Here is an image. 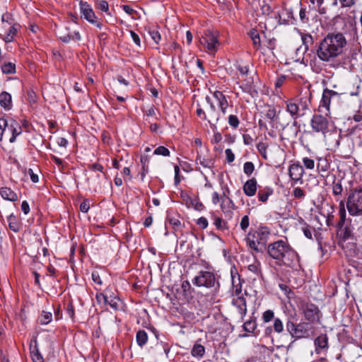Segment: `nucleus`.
<instances>
[{"label":"nucleus","instance_id":"1","mask_svg":"<svg viewBox=\"0 0 362 362\" xmlns=\"http://www.w3.org/2000/svg\"><path fill=\"white\" fill-rule=\"evenodd\" d=\"M346 40L340 33L327 34L316 47V54L323 62H334L344 52Z\"/></svg>","mask_w":362,"mask_h":362},{"label":"nucleus","instance_id":"2","mask_svg":"<svg viewBox=\"0 0 362 362\" xmlns=\"http://www.w3.org/2000/svg\"><path fill=\"white\" fill-rule=\"evenodd\" d=\"M267 250L269 255L279 264L296 271L301 268L298 255L287 242L283 240L275 241L269 244Z\"/></svg>","mask_w":362,"mask_h":362},{"label":"nucleus","instance_id":"3","mask_svg":"<svg viewBox=\"0 0 362 362\" xmlns=\"http://www.w3.org/2000/svg\"><path fill=\"white\" fill-rule=\"evenodd\" d=\"M270 235V230L267 227H261L253 233H249L247 242L249 247L257 252H263L266 249L267 243Z\"/></svg>","mask_w":362,"mask_h":362},{"label":"nucleus","instance_id":"4","mask_svg":"<svg viewBox=\"0 0 362 362\" xmlns=\"http://www.w3.org/2000/svg\"><path fill=\"white\" fill-rule=\"evenodd\" d=\"M286 328L291 337L294 339L289 344V346H291L296 339L310 337L315 330L313 325L310 322H300L296 324L290 320L286 322Z\"/></svg>","mask_w":362,"mask_h":362},{"label":"nucleus","instance_id":"5","mask_svg":"<svg viewBox=\"0 0 362 362\" xmlns=\"http://www.w3.org/2000/svg\"><path fill=\"white\" fill-rule=\"evenodd\" d=\"M346 206L351 216L362 215V187H357L349 190L346 200Z\"/></svg>","mask_w":362,"mask_h":362},{"label":"nucleus","instance_id":"6","mask_svg":"<svg viewBox=\"0 0 362 362\" xmlns=\"http://www.w3.org/2000/svg\"><path fill=\"white\" fill-rule=\"evenodd\" d=\"M192 284L198 287L217 288L219 287L218 279L212 272L201 271L192 279Z\"/></svg>","mask_w":362,"mask_h":362},{"label":"nucleus","instance_id":"7","mask_svg":"<svg viewBox=\"0 0 362 362\" xmlns=\"http://www.w3.org/2000/svg\"><path fill=\"white\" fill-rule=\"evenodd\" d=\"M344 203V200H341L339 202V213L340 216V219L338 222V235L340 237L341 240L344 242L348 240H355L352 229L346 225L344 226L346 221V211Z\"/></svg>","mask_w":362,"mask_h":362},{"label":"nucleus","instance_id":"8","mask_svg":"<svg viewBox=\"0 0 362 362\" xmlns=\"http://www.w3.org/2000/svg\"><path fill=\"white\" fill-rule=\"evenodd\" d=\"M199 43L210 54H215L220 45L217 33L210 30L204 32V35L199 38Z\"/></svg>","mask_w":362,"mask_h":362},{"label":"nucleus","instance_id":"9","mask_svg":"<svg viewBox=\"0 0 362 362\" xmlns=\"http://www.w3.org/2000/svg\"><path fill=\"white\" fill-rule=\"evenodd\" d=\"M308 109V103L306 100L304 101L290 100L286 102V111L294 119L304 116Z\"/></svg>","mask_w":362,"mask_h":362},{"label":"nucleus","instance_id":"10","mask_svg":"<svg viewBox=\"0 0 362 362\" xmlns=\"http://www.w3.org/2000/svg\"><path fill=\"white\" fill-rule=\"evenodd\" d=\"M300 308L307 322L313 325L320 322L321 313L316 305L303 300L300 302Z\"/></svg>","mask_w":362,"mask_h":362},{"label":"nucleus","instance_id":"11","mask_svg":"<svg viewBox=\"0 0 362 362\" xmlns=\"http://www.w3.org/2000/svg\"><path fill=\"white\" fill-rule=\"evenodd\" d=\"M326 115L315 114L310 120V125L315 132L325 134L329 131L330 122Z\"/></svg>","mask_w":362,"mask_h":362},{"label":"nucleus","instance_id":"12","mask_svg":"<svg viewBox=\"0 0 362 362\" xmlns=\"http://www.w3.org/2000/svg\"><path fill=\"white\" fill-rule=\"evenodd\" d=\"M334 96H338V93L334 90H329L327 88L324 90L320 104L318 107V111L320 112L323 113L327 116H329L331 99Z\"/></svg>","mask_w":362,"mask_h":362},{"label":"nucleus","instance_id":"13","mask_svg":"<svg viewBox=\"0 0 362 362\" xmlns=\"http://www.w3.org/2000/svg\"><path fill=\"white\" fill-rule=\"evenodd\" d=\"M206 100L210 106V109L208 110L207 115L208 122L209 123L212 130L215 131L216 129V124L218 122L220 119V113L209 96L206 97Z\"/></svg>","mask_w":362,"mask_h":362},{"label":"nucleus","instance_id":"14","mask_svg":"<svg viewBox=\"0 0 362 362\" xmlns=\"http://www.w3.org/2000/svg\"><path fill=\"white\" fill-rule=\"evenodd\" d=\"M315 346V352L320 354L322 352L327 351L329 348L328 337L326 334H321L314 340Z\"/></svg>","mask_w":362,"mask_h":362},{"label":"nucleus","instance_id":"15","mask_svg":"<svg viewBox=\"0 0 362 362\" xmlns=\"http://www.w3.org/2000/svg\"><path fill=\"white\" fill-rule=\"evenodd\" d=\"M80 8L84 18L90 23H96L95 15L91 6L86 1H80Z\"/></svg>","mask_w":362,"mask_h":362},{"label":"nucleus","instance_id":"16","mask_svg":"<svg viewBox=\"0 0 362 362\" xmlns=\"http://www.w3.org/2000/svg\"><path fill=\"white\" fill-rule=\"evenodd\" d=\"M8 133L12 134L9 139L11 143H13L16 141V136L20 135L22 132L21 127L20 124L14 119L11 118L8 120Z\"/></svg>","mask_w":362,"mask_h":362},{"label":"nucleus","instance_id":"17","mask_svg":"<svg viewBox=\"0 0 362 362\" xmlns=\"http://www.w3.org/2000/svg\"><path fill=\"white\" fill-rule=\"evenodd\" d=\"M211 92L212 93L214 98L216 100L218 106L221 110V112L223 115H226L227 112V108L228 107V102L226 95L221 91L219 90H214V92L211 90Z\"/></svg>","mask_w":362,"mask_h":362},{"label":"nucleus","instance_id":"18","mask_svg":"<svg viewBox=\"0 0 362 362\" xmlns=\"http://www.w3.org/2000/svg\"><path fill=\"white\" fill-rule=\"evenodd\" d=\"M288 171L290 177L295 182L302 180V177L304 174V170L303 166L299 163H293L291 165Z\"/></svg>","mask_w":362,"mask_h":362},{"label":"nucleus","instance_id":"19","mask_svg":"<svg viewBox=\"0 0 362 362\" xmlns=\"http://www.w3.org/2000/svg\"><path fill=\"white\" fill-rule=\"evenodd\" d=\"M30 349V356L33 362H44L43 357L40 354L37 347V341L36 338L31 340Z\"/></svg>","mask_w":362,"mask_h":362},{"label":"nucleus","instance_id":"20","mask_svg":"<svg viewBox=\"0 0 362 362\" xmlns=\"http://www.w3.org/2000/svg\"><path fill=\"white\" fill-rule=\"evenodd\" d=\"M244 193L248 197H252L257 192V180L252 177L246 181L243 187Z\"/></svg>","mask_w":362,"mask_h":362},{"label":"nucleus","instance_id":"21","mask_svg":"<svg viewBox=\"0 0 362 362\" xmlns=\"http://www.w3.org/2000/svg\"><path fill=\"white\" fill-rule=\"evenodd\" d=\"M233 304L237 308L240 319L243 320L247 313L246 300L243 297H238L233 300Z\"/></svg>","mask_w":362,"mask_h":362},{"label":"nucleus","instance_id":"22","mask_svg":"<svg viewBox=\"0 0 362 362\" xmlns=\"http://www.w3.org/2000/svg\"><path fill=\"white\" fill-rule=\"evenodd\" d=\"M0 105L5 110H10L12 108V98L10 93L6 91L0 93Z\"/></svg>","mask_w":362,"mask_h":362},{"label":"nucleus","instance_id":"23","mask_svg":"<svg viewBox=\"0 0 362 362\" xmlns=\"http://www.w3.org/2000/svg\"><path fill=\"white\" fill-rule=\"evenodd\" d=\"M0 194L1 197L6 200L16 202L18 200V195L9 187H1L0 189Z\"/></svg>","mask_w":362,"mask_h":362},{"label":"nucleus","instance_id":"24","mask_svg":"<svg viewBox=\"0 0 362 362\" xmlns=\"http://www.w3.org/2000/svg\"><path fill=\"white\" fill-rule=\"evenodd\" d=\"M235 274L238 275V279H235V276L233 274V271H231V278H232V284L233 287V294L238 297H243L241 295L242 293V286L240 284V279L238 274L236 272Z\"/></svg>","mask_w":362,"mask_h":362},{"label":"nucleus","instance_id":"25","mask_svg":"<svg viewBox=\"0 0 362 362\" xmlns=\"http://www.w3.org/2000/svg\"><path fill=\"white\" fill-rule=\"evenodd\" d=\"M202 339L196 341L191 351V354L194 357H202L205 353V348L201 344Z\"/></svg>","mask_w":362,"mask_h":362},{"label":"nucleus","instance_id":"26","mask_svg":"<svg viewBox=\"0 0 362 362\" xmlns=\"http://www.w3.org/2000/svg\"><path fill=\"white\" fill-rule=\"evenodd\" d=\"M7 221L8 222V227L12 231L18 233L20 230L21 223L16 216L13 214H10L7 217Z\"/></svg>","mask_w":362,"mask_h":362},{"label":"nucleus","instance_id":"27","mask_svg":"<svg viewBox=\"0 0 362 362\" xmlns=\"http://www.w3.org/2000/svg\"><path fill=\"white\" fill-rule=\"evenodd\" d=\"M197 165H200L204 168H211L214 166V160L209 158H206L198 153L196 158Z\"/></svg>","mask_w":362,"mask_h":362},{"label":"nucleus","instance_id":"28","mask_svg":"<svg viewBox=\"0 0 362 362\" xmlns=\"http://www.w3.org/2000/svg\"><path fill=\"white\" fill-rule=\"evenodd\" d=\"M19 27L20 25L17 23H13L11 25L4 38L6 42H11L13 40V37L16 35Z\"/></svg>","mask_w":362,"mask_h":362},{"label":"nucleus","instance_id":"29","mask_svg":"<svg viewBox=\"0 0 362 362\" xmlns=\"http://www.w3.org/2000/svg\"><path fill=\"white\" fill-rule=\"evenodd\" d=\"M136 341L140 347H143L148 341V334L146 331L140 329L136 332Z\"/></svg>","mask_w":362,"mask_h":362},{"label":"nucleus","instance_id":"30","mask_svg":"<svg viewBox=\"0 0 362 362\" xmlns=\"http://www.w3.org/2000/svg\"><path fill=\"white\" fill-rule=\"evenodd\" d=\"M166 221L173 226L175 230H179L181 228V222L177 218L176 214H173L168 211Z\"/></svg>","mask_w":362,"mask_h":362},{"label":"nucleus","instance_id":"31","mask_svg":"<svg viewBox=\"0 0 362 362\" xmlns=\"http://www.w3.org/2000/svg\"><path fill=\"white\" fill-rule=\"evenodd\" d=\"M301 40L303 42V45L305 47V52L309 50V47L314 43V40L313 36L309 34H301Z\"/></svg>","mask_w":362,"mask_h":362},{"label":"nucleus","instance_id":"32","mask_svg":"<svg viewBox=\"0 0 362 362\" xmlns=\"http://www.w3.org/2000/svg\"><path fill=\"white\" fill-rule=\"evenodd\" d=\"M250 36L253 42V45L255 49H258L261 46L260 37L258 31L255 29H252L250 32Z\"/></svg>","mask_w":362,"mask_h":362},{"label":"nucleus","instance_id":"33","mask_svg":"<svg viewBox=\"0 0 362 362\" xmlns=\"http://www.w3.org/2000/svg\"><path fill=\"white\" fill-rule=\"evenodd\" d=\"M52 319V314L50 312L42 311L37 320L41 325H47Z\"/></svg>","mask_w":362,"mask_h":362},{"label":"nucleus","instance_id":"34","mask_svg":"<svg viewBox=\"0 0 362 362\" xmlns=\"http://www.w3.org/2000/svg\"><path fill=\"white\" fill-rule=\"evenodd\" d=\"M1 71L5 74H12L16 73V65L13 63H5L1 66Z\"/></svg>","mask_w":362,"mask_h":362},{"label":"nucleus","instance_id":"35","mask_svg":"<svg viewBox=\"0 0 362 362\" xmlns=\"http://www.w3.org/2000/svg\"><path fill=\"white\" fill-rule=\"evenodd\" d=\"M256 328L257 323L255 320H247L243 324V329L248 333L254 332Z\"/></svg>","mask_w":362,"mask_h":362},{"label":"nucleus","instance_id":"36","mask_svg":"<svg viewBox=\"0 0 362 362\" xmlns=\"http://www.w3.org/2000/svg\"><path fill=\"white\" fill-rule=\"evenodd\" d=\"M60 39L64 42H68L71 40H81V35L79 32L74 31L72 34L68 33L67 35H65L64 36H61Z\"/></svg>","mask_w":362,"mask_h":362},{"label":"nucleus","instance_id":"37","mask_svg":"<svg viewBox=\"0 0 362 362\" xmlns=\"http://www.w3.org/2000/svg\"><path fill=\"white\" fill-rule=\"evenodd\" d=\"M186 205L188 207L192 206L197 211H202L204 208L203 204L198 199L191 198L190 199H189V204Z\"/></svg>","mask_w":362,"mask_h":362},{"label":"nucleus","instance_id":"38","mask_svg":"<svg viewBox=\"0 0 362 362\" xmlns=\"http://www.w3.org/2000/svg\"><path fill=\"white\" fill-rule=\"evenodd\" d=\"M214 224L218 230H225L228 228L227 222L223 220L221 218L218 216H214Z\"/></svg>","mask_w":362,"mask_h":362},{"label":"nucleus","instance_id":"39","mask_svg":"<svg viewBox=\"0 0 362 362\" xmlns=\"http://www.w3.org/2000/svg\"><path fill=\"white\" fill-rule=\"evenodd\" d=\"M274 332L277 334H281L284 331V324L281 319L276 317L274 320L273 322Z\"/></svg>","mask_w":362,"mask_h":362},{"label":"nucleus","instance_id":"40","mask_svg":"<svg viewBox=\"0 0 362 362\" xmlns=\"http://www.w3.org/2000/svg\"><path fill=\"white\" fill-rule=\"evenodd\" d=\"M234 207L235 204L229 197H227V199L221 198V208L223 211L226 209H234Z\"/></svg>","mask_w":362,"mask_h":362},{"label":"nucleus","instance_id":"41","mask_svg":"<svg viewBox=\"0 0 362 362\" xmlns=\"http://www.w3.org/2000/svg\"><path fill=\"white\" fill-rule=\"evenodd\" d=\"M273 193L272 189H267L265 191L259 190L258 192V198L259 200L262 202H266L269 198V197Z\"/></svg>","mask_w":362,"mask_h":362},{"label":"nucleus","instance_id":"42","mask_svg":"<svg viewBox=\"0 0 362 362\" xmlns=\"http://www.w3.org/2000/svg\"><path fill=\"white\" fill-rule=\"evenodd\" d=\"M279 286L288 299L294 298V292L286 284H280Z\"/></svg>","mask_w":362,"mask_h":362},{"label":"nucleus","instance_id":"43","mask_svg":"<svg viewBox=\"0 0 362 362\" xmlns=\"http://www.w3.org/2000/svg\"><path fill=\"white\" fill-rule=\"evenodd\" d=\"M343 191L341 181L334 182L332 185V193L334 196L341 195Z\"/></svg>","mask_w":362,"mask_h":362},{"label":"nucleus","instance_id":"44","mask_svg":"<svg viewBox=\"0 0 362 362\" xmlns=\"http://www.w3.org/2000/svg\"><path fill=\"white\" fill-rule=\"evenodd\" d=\"M255 170V165L252 162L247 161L244 163L243 171L247 176H250Z\"/></svg>","mask_w":362,"mask_h":362},{"label":"nucleus","instance_id":"45","mask_svg":"<svg viewBox=\"0 0 362 362\" xmlns=\"http://www.w3.org/2000/svg\"><path fill=\"white\" fill-rule=\"evenodd\" d=\"M119 300V299L118 297L110 296V297L107 298V304H108L114 310H118L119 309V305H118Z\"/></svg>","mask_w":362,"mask_h":362},{"label":"nucleus","instance_id":"46","mask_svg":"<svg viewBox=\"0 0 362 362\" xmlns=\"http://www.w3.org/2000/svg\"><path fill=\"white\" fill-rule=\"evenodd\" d=\"M8 120L4 118L0 119V141L2 140L3 134L8 132Z\"/></svg>","mask_w":362,"mask_h":362},{"label":"nucleus","instance_id":"47","mask_svg":"<svg viewBox=\"0 0 362 362\" xmlns=\"http://www.w3.org/2000/svg\"><path fill=\"white\" fill-rule=\"evenodd\" d=\"M170 153V151L163 146H160L157 147L153 152V154L155 155H160L163 156H169Z\"/></svg>","mask_w":362,"mask_h":362},{"label":"nucleus","instance_id":"48","mask_svg":"<svg viewBox=\"0 0 362 362\" xmlns=\"http://www.w3.org/2000/svg\"><path fill=\"white\" fill-rule=\"evenodd\" d=\"M228 124L233 129H237L240 124V120L236 115H230L228 117Z\"/></svg>","mask_w":362,"mask_h":362},{"label":"nucleus","instance_id":"49","mask_svg":"<svg viewBox=\"0 0 362 362\" xmlns=\"http://www.w3.org/2000/svg\"><path fill=\"white\" fill-rule=\"evenodd\" d=\"M274 320V313L272 310H267L262 314V320L264 322H269L272 320Z\"/></svg>","mask_w":362,"mask_h":362},{"label":"nucleus","instance_id":"50","mask_svg":"<svg viewBox=\"0 0 362 362\" xmlns=\"http://www.w3.org/2000/svg\"><path fill=\"white\" fill-rule=\"evenodd\" d=\"M257 148L259 151V153L262 155V156L264 158V159H267V144L263 143V142H259L257 145Z\"/></svg>","mask_w":362,"mask_h":362},{"label":"nucleus","instance_id":"51","mask_svg":"<svg viewBox=\"0 0 362 362\" xmlns=\"http://www.w3.org/2000/svg\"><path fill=\"white\" fill-rule=\"evenodd\" d=\"M249 225H250V218H249L248 216L245 215L241 219V221L240 223V228L243 231L245 232L246 230L248 228Z\"/></svg>","mask_w":362,"mask_h":362},{"label":"nucleus","instance_id":"52","mask_svg":"<svg viewBox=\"0 0 362 362\" xmlns=\"http://www.w3.org/2000/svg\"><path fill=\"white\" fill-rule=\"evenodd\" d=\"M266 117L269 119L272 122L274 121L276 117V109L272 107L267 110L266 115Z\"/></svg>","mask_w":362,"mask_h":362},{"label":"nucleus","instance_id":"53","mask_svg":"<svg viewBox=\"0 0 362 362\" xmlns=\"http://www.w3.org/2000/svg\"><path fill=\"white\" fill-rule=\"evenodd\" d=\"M303 163L304 166L307 169L312 170L315 167V161L313 159H310L309 158L305 157L303 158Z\"/></svg>","mask_w":362,"mask_h":362},{"label":"nucleus","instance_id":"54","mask_svg":"<svg viewBox=\"0 0 362 362\" xmlns=\"http://www.w3.org/2000/svg\"><path fill=\"white\" fill-rule=\"evenodd\" d=\"M293 195L295 198L303 199L305 196V193L300 187H296L293 191Z\"/></svg>","mask_w":362,"mask_h":362},{"label":"nucleus","instance_id":"55","mask_svg":"<svg viewBox=\"0 0 362 362\" xmlns=\"http://www.w3.org/2000/svg\"><path fill=\"white\" fill-rule=\"evenodd\" d=\"M1 21L3 23L6 22L8 25H12L14 23L13 16L9 13H4L1 16Z\"/></svg>","mask_w":362,"mask_h":362},{"label":"nucleus","instance_id":"56","mask_svg":"<svg viewBox=\"0 0 362 362\" xmlns=\"http://www.w3.org/2000/svg\"><path fill=\"white\" fill-rule=\"evenodd\" d=\"M156 346L161 348L162 350L160 352V355H162L163 353H164V354H165L167 355L169 353V351H170V347L168 345V344L163 343L162 341L158 342L157 344H156Z\"/></svg>","mask_w":362,"mask_h":362},{"label":"nucleus","instance_id":"57","mask_svg":"<svg viewBox=\"0 0 362 362\" xmlns=\"http://www.w3.org/2000/svg\"><path fill=\"white\" fill-rule=\"evenodd\" d=\"M149 34H150L151 38L153 40V41L156 44H158L161 39V36H160L159 32L157 30H153L149 32Z\"/></svg>","mask_w":362,"mask_h":362},{"label":"nucleus","instance_id":"58","mask_svg":"<svg viewBox=\"0 0 362 362\" xmlns=\"http://www.w3.org/2000/svg\"><path fill=\"white\" fill-rule=\"evenodd\" d=\"M90 209V201L89 199H84L80 204V210L83 213H87Z\"/></svg>","mask_w":362,"mask_h":362},{"label":"nucleus","instance_id":"59","mask_svg":"<svg viewBox=\"0 0 362 362\" xmlns=\"http://www.w3.org/2000/svg\"><path fill=\"white\" fill-rule=\"evenodd\" d=\"M317 7H318V12L320 14H325L327 13V8L323 6L324 0H316Z\"/></svg>","mask_w":362,"mask_h":362},{"label":"nucleus","instance_id":"60","mask_svg":"<svg viewBox=\"0 0 362 362\" xmlns=\"http://www.w3.org/2000/svg\"><path fill=\"white\" fill-rule=\"evenodd\" d=\"M107 296L102 293H99L96 294L95 298L98 303H104L105 304H107Z\"/></svg>","mask_w":362,"mask_h":362},{"label":"nucleus","instance_id":"61","mask_svg":"<svg viewBox=\"0 0 362 362\" xmlns=\"http://www.w3.org/2000/svg\"><path fill=\"white\" fill-rule=\"evenodd\" d=\"M226 159L228 163H232L235 160V155L230 148H227L225 151Z\"/></svg>","mask_w":362,"mask_h":362},{"label":"nucleus","instance_id":"62","mask_svg":"<svg viewBox=\"0 0 362 362\" xmlns=\"http://www.w3.org/2000/svg\"><path fill=\"white\" fill-rule=\"evenodd\" d=\"M98 8L104 12H107L109 10L108 3L105 0H102L98 2Z\"/></svg>","mask_w":362,"mask_h":362},{"label":"nucleus","instance_id":"63","mask_svg":"<svg viewBox=\"0 0 362 362\" xmlns=\"http://www.w3.org/2000/svg\"><path fill=\"white\" fill-rule=\"evenodd\" d=\"M66 313L72 320H74V309L73 304L71 303H69L67 305Z\"/></svg>","mask_w":362,"mask_h":362},{"label":"nucleus","instance_id":"64","mask_svg":"<svg viewBox=\"0 0 362 362\" xmlns=\"http://www.w3.org/2000/svg\"><path fill=\"white\" fill-rule=\"evenodd\" d=\"M197 224L199 226L202 228L204 229L208 226V221L204 217L199 218L197 221Z\"/></svg>","mask_w":362,"mask_h":362}]
</instances>
